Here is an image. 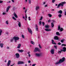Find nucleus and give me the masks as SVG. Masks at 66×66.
Instances as JSON below:
<instances>
[{
	"mask_svg": "<svg viewBox=\"0 0 66 66\" xmlns=\"http://www.w3.org/2000/svg\"><path fill=\"white\" fill-rule=\"evenodd\" d=\"M65 60V57H63L61 59L59 60L58 62H57L55 63V65H59V64H60L61 63L64 62Z\"/></svg>",
	"mask_w": 66,
	"mask_h": 66,
	"instance_id": "obj_1",
	"label": "nucleus"
},
{
	"mask_svg": "<svg viewBox=\"0 0 66 66\" xmlns=\"http://www.w3.org/2000/svg\"><path fill=\"white\" fill-rule=\"evenodd\" d=\"M13 39L15 40L14 42L16 43H17V40H18L19 39V38L18 37L15 36L13 37Z\"/></svg>",
	"mask_w": 66,
	"mask_h": 66,
	"instance_id": "obj_2",
	"label": "nucleus"
},
{
	"mask_svg": "<svg viewBox=\"0 0 66 66\" xmlns=\"http://www.w3.org/2000/svg\"><path fill=\"white\" fill-rule=\"evenodd\" d=\"M34 51L36 52L37 51L39 52L40 51V50L38 47H35V49L34 50Z\"/></svg>",
	"mask_w": 66,
	"mask_h": 66,
	"instance_id": "obj_3",
	"label": "nucleus"
},
{
	"mask_svg": "<svg viewBox=\"0 0 66 66\" xmlns=\"http://www.w3.org/2000/svg\"><path fill=\"white\" fill-rule=\"evenodd\" d=\"M24 63V62L23 61H18L17 63L18 65H20V64H23Z\"/></svg>",
	"mask_w": 66,
	"mask_h": 66,
	"instance_id": "obj_4",
	"label": "nucleus"
},
{
	"mask_svg": "<svg viewBox=\"0 0 66 66\" xmlns=\"http://www.w3.org/2000/svg\"><path fill=\"white\" fill-rule=\"evenodd\" d=\"M35 55L36 56H40L42 55V53H36L35 54Z\"/></svg>",
	"mask_w": 66,
	"mask_h": 66,
	"instance_id": "obj_5",
	"label": "nucleus"
},
{
	"mask_svg": "<svg viewBox=\"0 0 66 66\" xmlns=\"http://www.w3.org/2000/svg\"><path fill=\"white\" fill-rule=\"evenodd\" d=\"M15 56H16V57L17 59H18V58L20 57V55L18 53H16L15 54Z\"/></svg>",
	"mask_w": 66,
	"mask_h": 66,
	"instance_id": "obj_6",
	"label": "nucleus"
},
{
	"mask_svg": "<svg viewBox=\"0 0 66 66\" xmlns=\"http://www.w3.org/2000/svg\"><path fill=\"white\" fill-rule=\"evenodd\" d=\"M63 49H61V51H63V52H66V47H63Z\"/></svg>",
	"mask_w": 66,
	"mask_h": 66,
	"instance_id": "obj_7",
	"label": "nucleus"
},
{
	"mask_svg": "<svg viewBox=\"0 0 66 66\" xmlns=\"http://www.w3.org/2000/svg\"><path fill=\"white\" fill-rule=\"evenodd\" d=\"M51 52L52 54H54V50L53 49H52L51 50Z\"/></svg>",
	"mask_w": 66,
	"mask_h": 66,
	"instance_id": "obj_8",
	"label": "nucleus"
},
{
	"mask_svg": "<svg viewBox=\"0 0 66 66\" xmlns=\"http://www.w3.org/2000/svg\"><path fill=\"white\" fill-rule=\"evenodd\" d=\"M54 38L55 40H59V38L57 36H55L54 37Z\"/></svg>",
	"mask_w": 66,
	"mask_h": 66,
	"instance_id": "obj_9",
	"label": "nucleus"
},
{
	"mask_svg": "<svg viewBox=\"0 0 66 66\" xmlns=\"http://www.w3.org/2000/svg\"><path fill=\"white\" fill-rule=\"evenodd\" d=\"M11 61L10 60H9L8 61V62L7 63V66H10L11 64Z\"/></svg>",
	"mask_w": 66,
	"mask_h": 66,
	"instance_id": "obj_10",
	"label": "nucleus"
},
{
	"mask_svg": "<svg viewBox=\"0 0 66 66\" xmlns=\"http://www.w3.org/2000/svg\"><path fill=\"white\" fill-rule=\"evenodd\" d=\"M28 29L29 32H30L31 34H32V31L29 28H28Z\"/></svg>",
	"mask_w": 66,
	"mask_h": 66,
	"instance_id": "obj_11",
	"label": "nucleus"
},
{
	"mask_svg": "<svg viewBox=\"0 0 66 66\" xmlns=\"http://www.w3.org/2000/svg\"><path fill=\"white\" fill-rule=\"evenodd\" d=\"M18 52H21V53L23 52L24 51L22 50H20L19 49H18Z\"/></svg>",
	"mask_w": 66,
	"mask_h": 66,
	"instance_id": "obj_12",
	"label": "nucleus"
},
{
	"mask_svg": "<svg viewBox=\"0 0 66 66\" xmlns=\"http://www.w3.org/2000/svg\"><path fill=\"white\" fill-rule=\"evenodd\" d=\"M13 15L15 17V18H18V16H17V15L15 12H14L13 13Z\"/></svg>",
	"mask_w": 66,
	"mask_h": 66,
	"instance_id": "obj_13",
	"label": "nucleus"
},
{
	"mask_svg": "<svg viewBox=\"0 0 66 66\" xmlns=\"http://www.w3.org/2000/svg\"><path fill=\"white\" fill-rule=\"evenodd\" d=\"M11 6H8L6 9V11L7 12H8V11H9V9H10V7H11Z\"/></svg>",
	"mask_w": 66,
	"mask_h": 66,
	"instance_id": "obj_14",
	"label": "nucleus"
},
{
	"mask_svg": "<svg viewBox=\"0 0 66 66\" xmlns=\"http://www.w3.org/2000/svg\"><path fill=\"white\" fill-rule=\"evenodd\" d=\"M52 28H53L54 26V22H52L51 24Z\"/></svg>",
	"mask_w": 66,
	"mask_h": 66,
	"instance_id": "obj_15",
	"label": "nucleus"
},
{
	"mask_svg": "<svg viewBox=\"0 0 66 66\" xmlns=\"http://www.w3.org/2000/svg\"><path fill=\"white\" fill-rule=\"evenodd\" d=\"M17 22H19V23L18 24V26L20 28L21 27V23L20 22H19L18 21Z\"/></svg>",
	"mask_w": 66,
	"mask_h": 66,
	"instance_id": "obj_16",
	"label": "nucleus"
},
{
	"mask_svg": "<svg viewBox=\"0 0 66 66\" xmlns=\"http://www.w3.org/2000/svg\"><path fill=\"white\" fill-rule=\"evenodd\" d=\"M58 13L59 14H62L63 13V12L62 10H60L58 11Z\"/></svg>",
	"mask_w": 66,
	"mask_h": 66,
	"instance_id": "obj_17",
	"label": "nucleus"
},
{
	"mask_svg": "<svg viewBox=\"0 0 66 66\" xmlns=\"http://www.w3.org/2000/svg\"><path fill=\"white\" fill-rule=\"evenodd\" d=\"M45 31H47V32H48L49 31H51V30L50 29H45Z\"/></svg>",
	"mask_w": 66,
	"mask_h": 66,
	"instance_id": "obj_18",
	"label": "nucleus"
},
{
	"mask_svg": "<svg viewBox=\"0 0 66 66\" xmlns=\"http://www.w3.org/2000/svg\"><path fill=\"white\" fill-rule=\"evenodd\" d=\"M4 44L3 43H0V46L1 48H3V45Z\"/></svg>",
	"mask_w": 66,
	"mask_h": 66,
	"instance_id": "obj_19",
	"label": "nucleus"
},
{
	"mask_svg": "<svg viewBox=\"0 0 66 66\" xmlns=\"http://www.w3.org/2000/svg\"><path fill=\"white\" fill-rule=\"evenodd\" d=\"M66 3L65 2H61V6H63V5H64V4H65Z\"/></svg>",
	"mask_w": 66,
	"mask_h": 66,
	"instance_id": "obj_20",
	"label": "nucleus"
},
{
	"mask_svg": "<svg viewBox=\"0 0 66 66\" xmlns=\"http://www.w3.org/2000/svg\"><path fill=\"white\" fill-rule=\"evenodd\" d=\"M39 9V6H37L36 8V11H37Z\"/></svg>",
	"mask_w": 66,
	"mask_h": 66,
	"instance_id": "obj_21",
	"label": "nucleus"
},
{
	"mask_svg": "<svg viewBox=\"0 0 66 66\" xmlns=\"http://www.w3.org/2000/svg\"><path fill=\"white\" fill-rule=\"evenodd\" d=\"M20 47H21V44H18V46L17 47L18 48V49L20 48Z\"/></svg>",
	"mask_w": 66,
	"mask_h": 66,
	"instance_id": "obj_22",
	"label": "nucleus"
},
{
	"mask_svg": "<svg viewBox=\"0 0 66 66\" xmlns=\"http://www.w3.org/2000/svg\"><path fill=\"white\" fill-rule=\"evenodd\" d=\"M64 41H65V39H63L61 40V42L62 43H63Z\"/></svg>",
	"mask_w": 66,
	"mask_h": 66,
	"instance_id": "obj_23",
	"label": "nucleus"
},
{
	"mask_svg": "<svg viewBox=\"0 0 66 66\" xmlns=\"http://www.w3.org/2000/svg\"><path fill=\"white\" fill-rule=\"evenodd\" d=\"M56 35H58V36H59V35H60V34H59V32H56Z\"/></svg>",
	"mask_w": 66,
	"mask_h": 66,
	"instance_id": "obj_24",
	"label": "nucleus"
},
{
	"mask_svg": "<svg viewBox=\"0 0 66 66\" xmlns=\"http://www.w3.org/2000/svg\"><path fill=\"white\" fill-rule=\"evenodd\" d=\"M61 5V3H60L58 5L57 8H60V7Z\"/></svg>",
	"mask_w": 66,
	"mask_h": 66,
	"instance_id": "obj_25",
	"label": "nucleus"
},
{
	"mask_svg": "<svg viewBox=\"0 0 66 66\" xmlns=\"http://www.w3.org/2000/svg\"><path fill=\"white\" fill-rule=\"evenodd\" d=\"M45 27L46 28H47V29H48V28H49V25H46L45 26Z\"/></svg>",
	"mask_w": 66,
	"mask_h": 66,
	"instance_id": "obj_26",
	"label": "nucleus"
},
{
	"mask_svg": "<svg viewBox=\"0 0 66 66\" xmlns=\"http://www.w3.org/2000/svg\"><path fill=\"white\" fill-rule=\"evenodd\" d=\"M62 50H60V51H59L57 53L58 54H60V53H61L62 52H63V51H61Z\"/></svg>",
	"mask_w": 66,
	"mask_h": 66,
	"instance_id": "obj_27",
	"label": "nucleus"
},
{
	"mask_svg": "<svg viewBox=\"0 0 66 66\" xmlns=\"http://www.w3.org/2000/svg\"><path fill=\"white\" fill-rule=\"evenodd\" d=\"M2 32V30L1 29L0 30V36H1V34Z\"/></svg>",
	"mask_w": 66,
	"mask_h": 66,
	"instance_id": "obj_28",
	"label": "nucleus"
},
{
	"mask_svg": "<svg viewBox=\"0 0 66 66\" xmlns=\"http://www.w3.org/2000/svg\"><path fill=\"white\" fill-rule=\"evenodd\" d=\"M62 15L61 14H60L58 15V16L59 18H61V17H62Z\"/></svg>",
	"mask_w": 66,
	"mask_h": 66,
	"instance_id": "obj_29",
	"label": "nucleus"
},
{
	"mask_svg": "<svg viewBox=\"0 0 66 66\" xmlns=\"http://www.w3.org/2000/svg\"><path fill=\"white\" fill-rule=\"evenodd\" d=\"M48 16L50 17H52V15L50 14H48Z\"/></svg>",
	"mask_w": 66,
	"mask_h": 66,
	"instance_id": "obj_30",
	"label": "nucleus"
},
{
	"mask_svg": "<svg viewBox=\"0 0 66 66\" xmlns=\"http://www.w3.org/2000/svg\"><path fill=\"white\" fill-rule=\"evenodd\" d=\"M60 31H61V32H62L63 31V29L62 28H60Z\"/></svg>",
	"mask_w": 66,
	"mask_h": 66,
	"instance_id": "obj_31",
	"label": "nucleus"
},
{
	"mask_svg": "<svg viewBox=\"0 0 66 66\" xmlns=\"http://www.w3.org/2000/svg\"><path fill=\"white\" fill-rule=\"evenodd\" d=\"M31 44H33V45H34V44H35V43L33 42L32 41H31Z\"/></svg>",
	"mask_w": 66,
	"mask_h": 66,
	"instance_id": "obj_32",
	"label": "nucleus"
},
{
	"mask_svg": "<svg viewBox=\"0 0 66 66\" xmlns=\"http://www.w3.org/2000/svg\"><path fill=\"white\" fill-rule=\"evenodd\" d=\"M62 46H64L65 47H66V45L65 44H62Z\"/></svg>",
	"mask_w": 66,
	"mask_h": 66,
	"instance_id": "obj_33",
	"label": "nucleus"
},
{
	"mask_svg": "<svg viewBox=\"0 0 66 66\" xmlns=\"http://www.w3.org/2000/svg\"><path fill=\"white\" fill-rule=\"evenodd\" d=\"M13 39H13V38L11 39V40H10V41L11 42H13Z\"/></svg>",
	"mask_w": 66,
	"mask_h": 66,
	"instance_id": "obj_34",
	"label": "nucleus"
},
{
	"mask_svg": "<svg viewBox=\"0 0 66 66\" xmlns=\"http://www.w3.org/2000/svg\"><path fill=\"white\" fill-rule=\"evenodd\" d=\"M28 1L29 2V4H31V0H28Z\"/></svg>",
	"mask_w": 66,
	"mask_h": 66,
	"instance_id": "obj_35",
	"label": "nucleus"
},
{
	"mask_svg": "<svg viewBox=\"0 0 66 66\" xmlns=\"http://www.w3.org/2000/svg\"><path fill=\"white\" fill-rule=\"evenodd\" d=\"M21 36L24 39V35H22Z\"/></svg>",
	"mask_w": 66,
	"mask_h": 66,
	"instance_id": "obj_36",
	"label": "nucleus"
},
{
	"mask_svg": "<svg viewBox=\"0 0 66 66\" xmlns=\"http://www.w3.org/2000/svg\"><path fill=\"white\" fill-rule=\"evenodd\" d=\"M54 47L56 49H57V47L56 45H54Z\"/></svg>",
	"mask_w": 66,
	"mask_h": 66,
	"instance_id": "obj_37",
	"label": "nucleus"
},
{
	"mask_svg": "<svg viewBox=\"0 0 66 66\" xmlns=\"http://www.w3.org/2000/svg\"><path fill=\"white\" fill-rule=\"evenodd\" d=\"M12 18L13 19H14L15 20H16V18H15L13 16L12 17Z\"/></svg>",
	"mask_w": 66,
	"mask_h": 66,
	"instance_id": "obj_38",
	"label": "nucleus"
},
{
	"mask_svg": "<svg viewBox=\"0 0 66 66\" xmlns=\"http://www.w3.org/2000/svg\"><path fill=\"white\" fill-rule=\"evenodd\" d=\"M61 27H60V26L59 25L58 27V30H60V28Z\"/></svg>",
	"mask_w": 66,
	"mask_h": 66,
	"instance_id": "obj_39",
	"label": "nucleus"
},
{
	"mask_svg": "<svg viewBox=\"0 0 66 66\" xmlns=\"http://www.w3.org/2000/svg\"><path fill=\"white\" fill-rule=\"evenodd\" d=\"M42 23L43 24V26H45V22H42Z\"/></svg>",
	"mask_w": 66,
	"mask_h": 66,
	"instance_id": "obj_40",
	"label": "nucleus"
},
{
	"mask_svg": "<svg viewBox=\"0 0 66 66\" xmlns=\"http://www.w3.org/2000/svg\"><path fill=\"white\" fill-rule=\"evenodd\" d=\"M6 23L7 24H9V23L8 22V21H6Z\"/></svg>",
	"mask_w": 66,
	"mask_h": 66,
	"instance_id": "obj_41",
	"label": "nucleus"
},
{
	"mask_svg": "<svg viewBox=\"0 0 66 66\" xmlns=\"http://www.w3.org/2000/svg\"><path fill=\"white\" fill-rule=\"evenodd\" d=\"M36 30L37 31H38V28H36Z\"/></svg>",
	"mask_w": 66,
	"mask_h": 66,
	"instance_id": "obj_42",
	"label": "nucleus"
},
{
	"mask_svg": "<svg viewBox=\"0 0 66 66\" xmlns=\"http://www.w3.org/2000/svg\"><path fill=\"white\" fill-rule=\"evenodd\" d=\"M55 1V0H52V3H54Z\"/></svg>",
	"mask_w": 66,
	"mask_h": 66,
	"instance_id": "obj_43",
	"label": "nucleus"
},
{
	"mask_svg": "<svg viewBox=\"0 0 66 66\" xmlns=\"http://www.w3.org/2000/svg\"><path fill=\"white\" fill-rule=\"evenodd\" d=\"M51 20L49 19L48 20V22H51Z\"/></svg>",
	"mask_w": 66,
	"mask_h": 66,
	"instance_id": "obj_44",
	"label": "nucleus"
},
{
	"mask_svg": "<svg viewBox=\"0 0 66 66\" xmlns=\"http://www.w3.org/2000/svg\"><path fill=\"white\" fill-rule=\"evenodd\" d=\"M42 24V22L41 21H40L39 22V25H41Z\"/></svg>",
	"mask_w": 66,
	"mask_h": 66,
	"instance_id": "obj_45",
	"label": "nucleus"
},
{
	"mask_svg": "<svg viewBox=\"0 0 66 66\" xmlns=\"http://www.w3.org/2000/svg\"><path fill=\"white\" fill-rule=\"evenodd\" d=\"M3 1H2L0 0V3H1L3 2Z\"/></svg>",
	"mask_w": 66,
	"mask_h": 66,
	"instance_id": "obj_46",
	"label": "nucleus"
},
{
	"mask_svg": "<svg viewBox=\"0 0 66 66\" xmlns=\"http://www.w3.org/2000/svg\"><path fill=\"white\" fill-rule=\"evenodd\" d=\"M52 43H53L54 42V40H53V39L52 40Z\"/></svg>",
	"mask_w": 66,
	"mask_h": 66,
	"instance_id": "obj_47",
	"label": "nucleus"
},
{
	"mask_svg": "<svg viewBox=\"0 0 66 66\" xmlns=\"http://www.w3.org/2000/svg\"><path fill=\"white\" fill-rule=\"evenodd\" d=\"M39 48H42V47H41V46H40V44H39Z\"/></svg>",
	"mask_w": 66,
	"mask_h": 66,
	"instance_id": "obj_48",
	"label": "nucleus"
},
{
	"mask_svg": "<svg viewBox=\"0 0 66 66\" xmlns=\"http://www.w3.org/2000/svg\"><path fill=\"white\" fill-rule=\"evenodd\" d=\"M42 19H43V17L42 16L41 17L40 19H39L40 20H42Z\"/></svg>",
	"mask_w": 66,
	"mask_h": 66,
	"instance_id": "obj_49",
	"label": "nucleus"
},
{
	"mask_svg": "<svg viewBox=\"0 0 66 66\" xmlns=\"http://www.w3.org/2000/svg\"><path fill=\"white\" fill-rule=\"evenodd\" d=\"M5 14H6V13H5V12H3V15H5Z\"/></svg>",
	"mask_w": 66,
	"mask_h": 66,
	"instance_id": "obj_50",
	"label": "nucleus"
},
{
	"mask_svg": "<svg viewBox=\"0 0 66 66\" xmlns=\"http://www.w3.org/2000/svg\"><path fill=\"white\" fill-rule=\"evenodd\" d=\"M27 11H28V10H26L25 11V13H26V12H27Z\"/></svg>",
	"mask_w": 66,
	"mask_h": 66,
	"instance_id": "obj_51",
	"label": "nucleus"
},
{
	"mask_svg": "<svg viewBox=\"0 0 66 66\" xmlns=\"http://www.w3.org/2000/svg\"><path fill=\"white\" fill-rule=\"evenodd\" d=\"M58 45H61V43H58Z\"/></svg>",
	"mask_w": 66,
	"mask_h": 66,
	"instance_id": "obj_52",
	"label": "nucleus"
},
{
	"mask_svg": "<svg viewBox=\"0 0 66 66\" xmlns=\"http://www.w3.org/2000/svg\"><path fill=\"white\" fill-rule=\"evenodd\" d=\"M52 44H53V45H56V43H52Z\"/></svg>",
	"mask_w": 66,
	"mask_h": 66,
	"instance_id": "obj_53",
	"label": "nucleus"
},
{
	"mask_svg": "<svg viewBox=\"0 0 66 66\" xmlns=\"http://www.w3.org/2000/svg\"><path fill=\"white\" fill-rule=\"evenodd\" d=\"M35 65H36V64H33L32 65V66H35Z\"/></svg>",
	"mask_w": 66,
	"mask_h": 66,
	"instance_id": "obj_54",
	"label": "nucleus"
},
{
	"mask_svg": "<svg viewBox=\"0 0 66 66\" xmlns=\"http://www.w3.org/2000/svg\"><path fill=\"white\" fill-rule=\"evenodd\" d=\"M35 27H36V28H38V26L37 24H36L35 25Z\"/></svg>",
	"mask_w": 66,
	"mask_h": 66,
	"instance_id": "obj_55",
	"label": "nucleus"
},
{
	"mask_svg": "<svg viewBox=\"0 0 66 66\" xmlns=\"http://www.w3.org/2000/svg\"><path fill=\"white\" fill-rule=\"evenodd\" d=\"M28 63H31V61H28Z\"/></svg>",
	"mask_w": 66,
	"mask_h": 66,
	"instance_id": "obj_56",
	"label": "nucleus"
},
{
	"mask_svg": "<svg viewBox=\"0 0 66 66\" xmlns=\"http://www.w3.org/2000/svg\"><path fill=\"white\" fill-rule=\"evenodd\" d=\"M28 56H29V57H30L31 56V54H28Z\"/></svg>",
	"mask_w": 66,
	"mask_h": 66,
	"instance_id": "obj_57",
	"label": "nucleus"
},
{
	"mask_svg": "<svg viewBox=\"0 0 66 66\" xmlns=\"http://www.w3.org/2000/svg\"><path fill=\"white\" fill-rule=\"evenodd\" d=\"M30 53V52H28L27 53V54H29Z\"/></svg>",
	"mask_w": 66,
	"mask_h": 66,
	"instance_id": "obj_58",
	"label": "nucleus"
},
{
	"mask_svg": "<svg viewBox=\"0 0 66 66\" xmlns=\"http://www.w3.org/2000/svg\"><path fill=\"white\" fill-rule=\"evenodd\" d=\"M14 65H15V63H14V64H13L11 65L10 66H14Z\"/></svg>",
	"mask_w": 66,
	"mask_h": 66,
	"instance_id": "obj_59",
	"label": "nucleus"
},
{
	"mask_svg": "<svg viewBox=\"0 0 66 66\" xmlns=\"http://www.w3.org/2000/svg\"><path fill=\"white\" fill-rule=\"evenodd\" d=\"M12 2L14 3V0H12Z\"/></svg>",
	"mask_w": 66,
	"mask_h": 66,
	"instance_id": "obj_60",
	"label": "nucleus"
},
{
	"mask_svg": "<svg viewBox=\"0 0 66 66\" xmlns=\"http://www.w3.org/2000/svg\"><path fill=\"white\" fill-rule=\"evenodd\" d=\"M6 34L8 35V34H9V33H8V32H6Z\"/></svg>",
	"mask_w": 66,
	"mask_h": 66,
	"instance_id": "obj_61",
	"label": "nucleus"
},
{
	"mask_svg": "<svg viewBox=\"0 0 66 66\" xmlns=\"http://www.w3.org/2000/svg\"><path fill=\"white\" fill-rule=\"evenodd\" d=\"M26 18H27V14H26Z\"/></svg>",
	"mask_w": 66,
	"mask_h": 66,
	"instance_id": "obj_62",
	"label": "nucleus"
},
{
	"mask_svg": "<svg viewBox=\"0 0 66 66\" xmlns=\"http://www.w3.org/2000/svg\"><path fill=\"white\" fill-rule=\"evenodd\" d=\"M52 21L53 22H55V20H53Z\"/></svg>",
	"mask_w": 66,
	"mask_h": 66,
	"instance_id": "obj_63",
	"label": "nucleus"
},
{
	"mask_svg": "<svg viewBox=\"0 0 66 66\" xmlns=\"http://www.w3.org/2000/svg\"><path fill=\"white\" fill-rule=\"evenodd\" d=\"M64 15H66V11L65 12Z\"/></svg>",
	"mask_w": 66,
	"mask_h": 66,
	"instance_id": "obj_64",
	"label": "nucleus"
}]
</instances>
